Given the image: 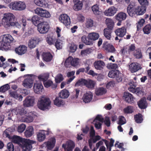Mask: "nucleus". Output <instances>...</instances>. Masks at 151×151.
Returning a JSON list of instances; mask_svg holds the SVG:
<instances>
[{
	"mask_svg": "<svg viewBox=\"0 0 151 151\" xmlns=\"http://www.w3.org/2000/svg\"><path fill=\"white\" fill-rule=\"evenodd\" d=\"M119 76V77L120 78L121 75V73L117 70H110L108 74V76L109 77L112 78H114L116 75Z\"/></svg>",
	"mask_w": 151,
	"mask_h": 151,
	"instance_id": "obj_28",
	"label": "nucleus"
},
{
	"mask_svg": "<svg viewBox=\"0 0 151 151\" xmlns=\"http://www.w3.org/2000/svg\"><path fill=\"white\" fill-rule=\"evenodd\" d=\"M33 134L34 129L32 126L28 127L24 132L25 135L27 138L31 137Z\"/></svg>",
	"mask_w": 151,
	"mask_h": 151,
	"instance_id": "obj_35",
	"label": "nucleus"
},
{
	"mask_svg": "<svg viewBox=\"0 0 151 151\" xmlns=\"http://www.w3.org/2000/svg\"><path fill=\"white\" fill-rule=\"evenodd\" d=\"M50 26L47 22L43 21L37 27V29L40 33L45 34L48 31Z\"/></svg>",
	"mask_w": 151,
	"mask_h": 151,
	"instance_id": "obj_7",
	"label": "nucleus"
},
{
	"mask_svg": "<svg viewBox=\"0 0 151 151\" xmlns=\"http://www.w3.org/2000/svg\"><path fill=\"white\" fill-rule=\"evenodd\" d=\"M54 104L58 106H60L61 105H63L64 103L60 97H56L54 101Z\"/></svg>",
	"mask_w": 151,
	"mask_h": 151,
	"instance_id": "obj_45",
	"label": "nucleus"
},
{
	"mask_svg": "<svg viewBox=\"0 0 151 151\" xmlns=\"http://www.w3.org/2000/svg\"><path fill=\"white\" fill-rule=\"evenodd\" d=\"M134 119L135 122L137 123H141L143 120V116L140 113H138L134 116Z\"/></svg>",
	"mask_w": 151,
	"mask_h": 151,
	"instance_id": "obj_44",
	"label": "nucleus"
},
{
	"mask_svg": "<svg viewBox=\"0 0 151 151\" xmlns=\"http://www.w3.org/2000/svg\"><path fill=\"white\" fill-rule=\"evenodd\" d=\"M55 46L58 50H60L62 48V41L60 40H57L55 42Z\"/></svg>",
	"mask_w": 151,
	"mask_h": 151,
	"instance_id": "obj_51",
	"label": "nucleus"
},
{
	"mask_svg": "<svg viewBox=\"0 0 151 151\" xmlns=\"http://www.w3.org/2000/svg\"><path fill=\"white\" fill-rule=\"evenodd\" d=\"M35 3L37 6L45 7L47 5V3L45 0H34Z\"/></svg>",
	"mask_w": 151,
	"mask_h": 151,
	"instance_id": "obj_39",
	"label": "nucleus"
},
{
	"mask_svg": "<svg viewBox=\"0 0 151 151\" xmlns=\"http://www.w3.org/2000/svg\"><path fill=\"white\" fill-rule=\"evenodd\" d=\"M15 16L12 13H4L1 19V23L5 27L8 28L14 24L13 21H15Z\"/></svg>",
	"mask_w": 151,
	"mask_h": 151,
	"instance_id": "obj_3",
	"label": "nucleus"
},
{
	"mask_svg": "<svg viewBox=\"0 0 151 151\" xmlns=\"http://www.w3.org/2000/svg\"><path fill=\"white\" fill-rule=\"evenodd\" d=\"M9 44L2 41L0 42V47L2 49L5 50H8L11 48V46Z\"/></svg>",
	"mask_w": 151,
	"mask_h": 151,
	"instance_id": "obj_43",
	"label": "nucleus"
},
{
	"mask_svg": "<svg viewBox=\"0 0 151 151\" xmlns=\"http://www.w3.org/2000/svg\"><path fill=\"white\" fill-rule=\"evenodd\" d=\"M64 78L62 74L60 73L58 74L55 78V82L57 83H59L62 81Z\"/></svg>",
	"mask_w": 151,
	"mask_h": 151,
	"instance_id": "obj_53",
	"label": "nucleus"
},
{
	"mask_svg": "<svg viewBox=\"0 0 151 151\" xmlns=\"http://www.w3.org/2000/svg\"><path fill=\"white\" fill-rule=\"evenodd\" d=\"M42 56L43 60L47 62L51 61L52 58L51 54L49 52H43Z\"/></svg>",
	"mask_w": 151,
	"mask_h": 151,
	"instance_id": "obj_30",
	"label": "nucleus"
},
{
	"mask_svg": "<svg viewBox=\"0 0 151 151\" xmlns=\"http://www.w3.org/2000/svg\"><path fill=\"white\" fill-rule=\"evenodd\" d=\"M127 48L125 47H124L120 51L121 54L122 55H126L127 53Z\"/></svg>",
	"mask_w": 151,
	"mask_h": 151,
	"instance_id": "obj_62",
	"label": "nucleus"
},
{
	"mask_svg": "<svg viewBox=\"0 0 151 151\" xmlns=\"http://www.w3.org/2000/svg\"><path fill=\"white\" fill-rule=\"evenodd\" d=\"M141 68L140 64L137 63H132L129 66V70L132 73L136 72Z\"/></svg>",
	"mask_w": 151,
	"mask_h": 151,
	"instance_id": "obj_16",
	"label": "nucleus"
},
{
	"mask_svg": "<svg viewBox=\"0 0 151 151\" xmlns=\"http://www.w3.org/2000/svg\"><path fill=\"white\" fill-rule=\"evenodd\" d=\"M86 84L85 86L87 88L93 89L94 88L95 83L94 81L91 80H86Z\"/></svg>",
	"mask_w": 151,
	"mask_h": 151,
	"instance_id": "obj_41",
	"label": "nucleus"
},
{
	"mask_svg": "<svg viewBox=\"0 0 151 151\" xmlns=\"http://www.w3.org/2000/svg\"><path fill=\"white\" fill-rule=\"evenodd\" d=\"M93 20L91 19H88L87 20L86 23V27L88 28L92 27L93 26Z\"/></svg>",
	"mask_w": 151,
	"mask_h": 151,
	"instance_id": "obj_55",
	"label": "nucleus"
},
{
	"mask_svg": "<svg viewBox=\"0 0 151 151\" xmlns=\"http://www.w3.org/2000/svg\"><path fill=\"white\" fill-rule=\"evenodd\" d=\"M9 88V86L6 84L1 86L0 88V92L4 93L7 91Z\"/></svg>",
	"mask_w": 151,
	"mask_h": 151,
	"instance_id": "obj_57",
	"label": "nucleus"
},
{
	"mask_svg": "<svg viewBox=\"0 0 151 151\" xmlns=\"http://www.w3.org/2000/svg\"><path fill=\"white\" fill-rule=\"evenodd\" d=\"M49 73H42L39 75L38 77V78L40 81L43 82L46 81L48 80L49 77Z\"/></svg>",
	"mask_w": 151,
	"mask_h": 151,
	"instance_id": "obj_32",
	"label": "nucleus"
},
{
	"mask_svg": "<svg viewBox=\"0 0 151 151\" xmlns=\"http://www.w3.org/2000/svg\"><path fill=\"white\" fill-rule=\"evenodd\" d=\"M92 10L93 14L96 15H99L101 13L99 9V5L97 4L93 6L92 7Z\"/></svg>",
	"mask_w": 151,
	"mask_h": 151,
	"instance_id": "obj_42",
	"label": "nucleus"
},
{
	"mask_svg": "<svg viewBox=\"0 0 151 151\" xmlns=\"http://www.w3.org/2000/svg\"><path fill=\"white\" fill-rule=\"evenodd\" d=\"M93 93L91 92H86L83 96L82 99L84 102L85 103L90 102L92 100Z\"/></svg>",
	"mask_w": 151,
	"mask_h": 151,
	"instance_id": "obj_21",
	"label": "nucleus"
},
{
	"mask_svg": "<svg viewBox=\"0 0 151 151\" xmlns=\"http://www.w3.org/2000/svg\"><path fill=\"white\" fill-rule=\"evenodd\" d=\"M55 140H53L52 142L47 141L45 143L46 147L47 149L51 150L54 146L55 143Z\"/></svg>",
	"mask_w": 151,
	"mask_h": 151,
	"instance_id": "obj_47",
	"label": "nucleus"
},
{
	"mask_svg": "<svg viewBox=\"0 0 151 151\" xmlns=\"http://www.w3.org/2000/svg\"><path fill=\"white\" fill-rule=\"evenodd\" d=\"M77 46L73 43H71L70 47V51L72 52H74L76 50Z\"/></svg>",
	"mask_w": 151,
	"mask_h": 151,
	"instance_id": "obj_58",
	"label": "nucleus"
},
{
	"mask_svg": "<svg viewBox=\"0 0 151 151\" xmlns=\"http://www.w3.org/2000/svg\"><path fill=\"white\" fill-rule=\"evenodd\" d=\"M35 12L36 14L41 17L48 18L51 16V15L48 11L42 8H37L35 10Z\"/></svg>",
	"mask_w": 151,
	"mask_h": 151,
	"instance_id": "obj_8",
	"label": "nucleus"
},
{
	"mask_svg": "<svg viewBox=\"0 0 151 151\" xmlns=\"http://www.w3.org/2000/svg\"><path fill=\"white\" fill-rule=\"evenodd\" d=\"M45 132L47 133V134H48V132L46 131H42L37 133V138L38 141L41 142L45 139L46 137Z\"/></svg>",
	"mask_w": 151,
	"mask_h": 151,
	"instance_id": "obj_26",
	"label": "nucleus"
},
{
	"mask_svg": "<svg viewBox=\"0 0 151 151\" xmlns=\"http://www.w3.org/2000/svg\"><path fill=\"white\" fill-rule=\"evenodd\" d=\"M78 60V59L77 58L74 59L72 57H70L65 60L64 65L67 68L69 67L70 65L73 66H77L79 63Z\"/></svg>",
	"mask_w": 151,
	"mask_h": 151,
	"instance_id": "obj_10",
	"label": "nucleus"
},
{
	"mask_svg": "<svg viewBox=\"0 0 151 151\" xmlns=\"http://www.w3.org/2000/svg\"><path fill=\"white\" fill-rule=\"evenodd\" d=\"M75 146L74 142L71 140L67 141L65 144L62 145V147L67 151H72Z\"/></svg>",
	"mask_w": 151,
	"mask_h": 151,
	"instance_id": "obj_13",
	"label": "nucleus"
},
{
	"mask_svg": "<svg viewBox=\"0 0 151 151\" xmlns=\"http://www.w3.org/2000/svg\"><path fill=\"white\" fill-rule=\"evenodd\" d=\"M9 7L11 9L15 10H22L26 8L24 3L22 1L16 2H12L9 5Z\"/></svg>",
	"mask_w": 151,
	"mask_h": 151,
	"instance_id": "obj_6",
	"label": "nucleus"
},
{
	"mask_svg": "<svg viewBox=\"0 0 151 151\" xmlns=\"http://www.w3.org/2000/svg\"><path fill=\"white\" fill-rule=\"evenodd\" d=\"M56 40V38L54 37H47L46 38V41L48 44L50 45H51L54 43Z\"/></svg>",
	"mask_w": 151,
	"mask_h": 151,
	"instance_id": "obj_49",
	"label": "nucleus"
},
{
	"mask_svg": "<svg viewBox=\"0 0 151 151\" xmlns=\"http://www.w3.org/2000/svg\"><path fill=\"white\" fill-rule=\"evenodd\" d=\"M123 110L125 113H132L133 112V107L131 106H129L124 108Z\"/></svg>",
	"mask_w": 151,
	"mask_h": 151,
	"instance_id": "obj_50",
	"label": "nucleus"
},
{
	"mask_svg": "<svg viewBox=\"0 0 151 151\" xmlns=\"http://www.w3.org/2000/svg\"><path fill=\"white\" fill-rule=\"evenodd\" d=\"M69 95L68 91L66 89L62 90L59 93V97L61 99L67 98Z\"/></svg>",
	"mask_w": 151,
	"mask_h": 151,
	"instance_id": "obj_40",
	"label": "nucleus"
},
{
	"mask_svg": "<svg viewBox=\"0 0 151 151\" xmlns=\"http://www.w3.org/2000/svg\"><path fill=\"white\" fill-rule=\"evenodd\" d=\"M141 6H139L142 11L144 14L146 12L147 6L149 5V2L147 0H137Z\"/></svg>",
	"mask_w": 151,
	"mask_h": 151,
	"instance_id": "obj_19",
	"label": "nucleus"
},
{
	"mask_svg": "<svg viewBox=\"0 0 151 151\" xmlns=\"http://www.w3.org/2000/svg\"><path fill=\"white\" fill-rule=\"evenodd\" d=\"M16 53L19 55H22L25 54L27 50V47L24 45H20L15 50Z\"/></svg>",
	"mask_w": 151,
	"mask_h": 151,
	"instance_id": "obj_15",
	"label": "nucleus"
},
{
	"mask_svg": "<svg viewBox=\"0 0 151 151\" xmlns=\"http://www.w3.org/2000/svg\"><path fill=\"white\" fill-rule=\"evenodd\" d=\"M135 91H136L135 93H136L138 96H140L142 94L143 92L141 90V89L140 88H135Z\"/></svg>",
	"mask_w": 151,
	"mask_h": 151,
	"instance_id": "obj_63",
	"label": "nucleus"
},
{
	"mask_svg": "<svg viewBox=\"0 0 151 151\" xmlns=\"http://www.w3.org/2000/svg\"><path fill=\"white\" fill-rule=\"evenodd\" d=\"M139 108L141 109H145L147 106V103L146 101V98L143 97L137 103Z\"/></svg>",
	"mask_w": 151,
	"mask_h": 151,
	"instance_id": "obj_23",
	"label": "nucleus"
},
{
	"mask_svg": "<svg viewBox=\"0 0 151 151\" xmlns=\"http://www.w3.org/2000/svg\"><path fill=\"white\" fill-rule=\"evenodd\" d=\"M9 95L11 97L18 99L20 101L22 100L23 98L22 96L18 94L16 91H10Z\"/></svg>",
	"mask_w": 151,
	"mask_h": 151,
	"instance_id": "obj_36",
	"label": "nucleus"
},
{
	"mask_svg": "<svg viewBox=\"0 0 151 151\" xmlns=\"http://www.w3.org/2000/svg\"><path fill=\"white\" fill-rule=\"evenodd\" d=\"M127 32L126 29L124 27L117 29L115 31L116 35L120 38L123 37Z\"/></svg>",
	"mask_w": 151,
	"mask_h": 151,
	"instance_id": "obj_18",
	"label": "nucleus"
},
{
	"mask_svg": "<svg viewBox=\"0 0 151 151\" xmlns=\"http://www.w3.org/2000/svg\"><path fill=\"white\" fill-rule=\"evenodd\" d=\"M113 29L105 28L104 30V35L107 39L110 40L111 37V34Z\"/></svg>",
	"mask_w": 151,
	"mask_h": 151,
	"instance_id": "obj_34",
	"label": "nucleus"
},
{
	"mask_svg": "<svg viewBox=\"0 0 151 151\" xmlns=\"http://www.w3.org/2000/svg\"><path fill=\"white\" fill-rule=\"evenodd\" d=\"M26 125L23 124H20L18 127L17 131L20 133L22 132L26 128Z\"/></svg>",
	"mask_w": 151,
	"mask_h": 151,
	"instance_id": "obj_56",
	"label": "nucleus"
},
{
	"mask_svg": "<svg viewBox=\"0 0 151 151\" xmlns=\"http://www.w3.org/2000/svg\"><path fill=\"white\" fill-rule=\"evenodd\" d=\"M14 129L12 128H9L6 129L3 133L4 137H7L9 139H12L14 143H19L20 142L22 151H30L32 148V145L34 144L35 142L33 140L22 139L19 136L13 135L12 133L14 132Z\"/></svg>",
	"mask_w": 151,
	"mask_h": 151,
	"instance_id": "obj_1",
	"label": "nucleus"
},
{
	"mask_svg": "<svg viewBox=\"0 0 151 151\" xmlns=\"http://www.w3.org/2000/svg\"><path fill=\"white\" fill-rule=\"evenodd\" d=\"M74 3L73 8L75 11H77L81 10L83 6V2L79 0H73Z\"/></svg>",
	"mask_w": 151,
	"mask_h": 151,
	"instance_id": "obj_25",
	"label": "nucleus"
},
{
	"mask_svg": "<svg viewBox=\"0 0 151 151\" xmlns=\"http://www.w3.org/2000/svg\"><path fill=\"white\" fill-rule=\"evenodd\" d=\"M33 89L35 93H40L42 92L43 89V86L41 83H35Z\"/></svg>",
	"mask_w": 151,
	"mask_h": 151,
	"instance_id": "obj_24",
	"label": "nucleus"
},
{
	"mask_svg": "<svg viewBox=\"0 0 151 151\" xmlns=\"http://www.w3.org/2000/svg\"><path fill=\"white\" fill-rule=\"evenodd\" d=\"M116 9L114 6L110 7L108 9L104 12L105 15L106 16H111L114 15L116 12Z\"/></svg>",
	"mask_w": 151,
	"mask_h": 151,
	"instance_id": "obj_22",
	"label": "nucleus"
},
{
	"mask_svg": "<svg viewBox=\"0 0 151 151\" xmlns=\"http://www.w3.org/2000/svg\"><path fill=\"white\" fill-rule=\"evenodd\" d=\"M38 107L40 109L44 110L48 109L51 104V101L49 98L42 96L38 102Z\"/></svg>",
	"mask_w": 151,
	"mask_h": 151,
	"instance_id": "obj_5",
	"label": "nucleus"
},
{
	"mask_svg": "<svg viewBox=\"0 0 151 151\" xmlns=\"http://www.w3.org/2000/svg\"><path fill=\"white\" fill-rule=\"evenodd\" d=\"M59 20L67 28H69L71 23L70 19L67 14H61L59 17Z\"/></svg>",
	"mask_w": 151,
	"mask_h": 151,
	"instance_id": "obj_9",
	"label": "nucleus"
},
{
	"mask_svg": "<svg viewBox=\"0 0 151 151\" xmlns=\"http://www.w3.org/2000/svg\"><path fill=\"white\" fill-rule=\"evenodd\" d=\"M107 92L106 88L103 87H100L96 89L95 93L97 96H101L105 94Z\"/></svg>",
	"mask_w": 151,
	"mask_h": 151,
	"instance_id": "obj_37",
	"label": "nucleus"
},
{
	"mask_svg": "<svg viewBox=\"0 0 151 151\" xmlns=\"http://www.w3.org/2000/svg\"><path fill=\"white\" fill-rule=\"evenodd\" d=\"M43 83L45 87L47 88L53 84V82L50 80H47L43 82Z\"/></svg>",
	"mask_w": 151,
	"mask_h": 151,
	"instance_id": "obj_59",
	"label": "nucleus"
},
{
	"mask_svg": "<svg viewBox=\"0 0 151 151\" xmlns=\"http://www.w3.org/2000/svg\"><path fill=\"white\" fill-rule=\"evenodd\" d=\"M106 23L107 26L106 28H108L111 29H113L114 23L112 19L110 18H107L106 20Z\"/></svg>",
	"mask_w": 151,
	"mask_h": 151,
	"instance_id": "obj_38",
	"label": "nucleus"
},
{
	"mask_svg": "<svg viewBox=\"0 0 151 151\" xmlns=\"http://www.w3.org/2000/svg\"><path fill=\"white\" fill-rule=\"evenodd\" d=\"M33 79L32 78H26L23 81L22 85L26 88H31L33 86Z\"/></svg>",
	"mask_w": 151,
	"mask_h": 151,
	"instance_id": "obj_20",
	"label": "nucleus"
},
{
	"mask_svg": "<svg viewBox=\"0 0 151 151\" xmlns=\"http://www.w3.org/2000/svg\"><path fill=\"white\" fill-rule=\"evenodd\" d=\"M8 151H14V146L12 142H9L7 145Z\"/></svg>",
	"mask_w": 151,
	"mask_h": 151,
	"instance_id": "obj_60",
	"label": "nucleus"
},
{
	"mask_svg": "<svg viewBox=\"0 0 151 151\" xmlns=\"http://www.w3.org/2000/svg\"><path fill=\"white\" fill-rule=\"evenodd\" d=\"M13 40L14 39L11 35L7 34L4 35L2 41L6 43L10 44L12 42Z\"/></svg>",
	"mask_w": 151,
	"mask_h": 151,
	"instance_id": "obj_33",
	"label": "nucleus"
},
{
	"mask_svg": "<svg viewBox=\"0 0 151 151\" xmlns=\"http://www.w3.org/2000/svg\"><path fill=\"white\" fill-rule=\"evenodd\" d=\"M127 17V14L122 12L118 13L116 16V19L118 21H122L125 20Z\"/></svg>",
	"mask_w": 151,
	"mask_h": 151,
	"instance_id": "obj_31",
	"label": "nucleus"
},
{
	"mask_svg": "<svg viewBox=\"0 0 151 151\" xmlns=\"http://www.w3.org/2000/svg\"><path fill=\"white\" fill-rule=\"evenodd\" d=\"M93 65L95 68L98 70H102L105 65L104 62L101 60L96 61L94 62Z\"/></svg>",
	"mask_w": 151,
	"mask_h": 151,
	"instance_id": "obj_29",
	"label": "nucleus"
},
{
	"mask_svg": "<svg viewBox=\"0 0 151 151\" xmlns=\"http://www.w3.org/2000/svg\"><path fill=\"white\" fill-rule=\"evenodd\" d=\"M140 9L139 5L134 2H131L128 5L127 8V12L129 15L132 17L136 14L142 15L144 13Z\"/></svg>",
	"mask_w": 151,
	"mask_h": 151,
	"instance_id": "obj_2",
	"label": "nucleus"
},
{
	"mask_svg": "<svg viewBox=\"0 0 151 151\" xmlns=\"http://www.w3.org/2000/svg\"><path fill=\"white\" fill-rule=\"evenodd\" d=\"M108 66L111 69H116L118 68V65L116 63H110L108 64Z\"/></svg>",
	"mask_w": 151,
	"mask_h": 151,
	"instance_id": "obj_61",
	"label": "nucleus"
},
{
	"mask_svg": "<svg viewBox=\"0 0 151 151\" xmlns=\"http://www.w3.org/2000/svg\"><path fill=\"white\" fill-rule=\"evenodd\" d=\"M145 22V20L144 19H141L138 22L137 26V31H139L141 29V27Z\"/></svg>",
	"mask_w": 151,
	"mask_h": 151,
	"instance_id": "obj_54",
	"label": "nucleus"
},
{
	"mask_svg": "<svg viewBox=\"0 0 151 151\" xmlns=\"http://www.w3.org/2000/svg\"><path fill=\"white\" fill-rule=\"evenodd\" d=\"M35 100L34 97L27 96L23 101L24 106L25 107H29L33 106L35 102Z\"/></svg>",
	"mask_w": 151,
	"mask_h": 151,
	"instance_id": "obj_12",
	"label": "nucleus"
},
{
	"mask_svg": "<svg viewBox=\"0 0 151 151\" xmlns=\"http://www.w3.org/2000/svg\"><path fill=\"white\" fill-rule=\"evenodd\" d=\"M119 121L117 124L119 125H122L126 123V120L125 117L122 116L119 117Z\"/></svg>",
	"mask_w": 151,
	"mask_h": 151,
	"instance_id": "obj_52",
	"label": "nucleus"
},
{
	"mask_svg": "<svg viewBox=\"0 0 151 151\" xmlns=\"http://www.w3.org/2000/svg\"><path fill=\"white\" fill-rule=\"evenodd\" d=\"M125 101L129 104H132L134 102L135 98L131 93L128 92H125L123 96Z\"/></svg>",
	"mask_w": 151,
	"mask_h": 151,
	"instance_id": "obj_17",
	"label": "nucleus"
},
{
	"mask_svg": "<svg viewBox=\"0 0 151 151\" xmlns=\"http://www.w3.org/2000/svg\"><path fill=\"white\" fill-rule=\"evenodd\" d=\"M86 80L82 78L78 80L75 84V86H85L86 84Z\"/></svg>",
	"mask_w": 151,
	"mask_h": 151,
	"instance_id": "obj_46",
	"label": "nucleus"
},
{
	"mask_svg": "<svg viewBox=\"0 0 151 151\" xmlns=\"http://www.w3.org/2000/svg\"><path fill=\"white\" fill-rule=\"evenodd\" d=\"M102 48L104 51L107 52L114 53L116 51L114 46L107 42L103 43Z\"/></svg>",
	"mask_w": 151,
	"mask_h": 151,
	"instance_id": "obj_11",
	"label": "nucleus"
},
{
	"mask_svg": "<svg viewBox=\"0 0 151 151\" xmlns=\"http://www.w3.org/2000/svg\"><path fill=\"white\" fill-rule=\"evenodd\" d=\"M134 55L135 57L138 59L142 58V55L140 51H138L134 54Z\"/></svg>",
	"mask_w": 151,
	"mask_h": 151,
	"instance_id": "obj_64",
	"label": "nucleus"
},
{
	"mask_svg": "<svg viewBox=\"0 0 151 151\" xmlns=\"http://www.w3.org/2000/svg\"><path fill=\"white\" fill-rule=\"evenodd\" d=\"M40 41L39 39L37 37L32 38L29 40L28 42V46L30 49L35 48Z\"/></svg>",
	"mask_w": 151,
	"mask_h": 151,
	"instance_id": "obj_14",
	"label": "nucleus"
},
{
	"mask_svg": "<svg viewBox=\"0 0 151 151\" xmlns=\"http://www.w3.org/2000/svg\"><path fill=\"white\" fill-rule=\"evenodd\" d=\"M42 18H41L37 15L33 16L32 19V23L35 26L38 27L40 23L43 22Z\"/></svg>",
	"mask_w": 151,
	"mask_h": 151,
	"instance_id": "obj_27",
	"label": "nucleus"
},
{
	"mask_svg": "<svg viewBox=\"0 0 151 151\" xmlns=\"http://www.w3.org/2000/svg\"><path fill=\"white\" fill-rule=\"evenodd\" d=\"M151 26L150 24H147L143 29L144 34H148L150 33Z\"/></svg>",
	"mask_w": 151,
	"mask_h": 151,
	"instance_id": "obj_48",
	"label": "nucleus"
},
{
	"mask_svg": "<svg viewBox=\"0 0 151 151\" xmlns=\"http://www.w3.org/2000/svg\"><path fill=\"white\" fill-rule=\"evenodd\" d=\"M99 35L98 33L92 32L89 33L87 36L83 35L81 37V41L86 45H91L93 44V41L98 39Z\"/></svg>",
	"mask_w": 151,
	"mask_h": 151,
	"instance_id": "obj_4",
	"label": "nucleus"
}]
</instances>
